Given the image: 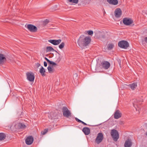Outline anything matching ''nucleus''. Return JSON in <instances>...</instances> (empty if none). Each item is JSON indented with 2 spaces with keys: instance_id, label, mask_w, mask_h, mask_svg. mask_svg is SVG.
<instances>
[{
  "instance_id": "obj_24",
  "label": "nucleus",
  "mask_w": 147,
  "mask_h": 147,
  "mask_svg": "<svg viewBox=\"0 0 147 147\" xmlns=\"http://www.w3.org/2000/svg\"><path fill=\"white\" fill-rule=\"evenodd\" d=\"M46 50L47 52L49 51H54V49L51 46L47 47L46 48Z\"/></svg>"
},
{
  "instance_id": "obj_6",
  "label": "nucleus",
  "mask_w": 147,
  "mask_h": 147,
  "mask_svg": "<svg viewBox=\"0 0 147 147\" xmlns=\"http://www.w3.org/2000/svg\"><path fill=\"white\" fill-rule=\"evenodd\" d=\"M104 136L103 134L102 133H99L97 134L95 142L98 144H100L102 142Z\"/></svg>"
},
{
  "instance_id": "obj_44",
  "label": "nucleus",
  "mask_w": 147,
  "mask_h": 147,
  "mask_svg": "<svg viewBox=\"0 0 147 147\" xmlns=\"http://www.w3.org/2000/svg\"><path fill=\"white\" fill-rule=\"evenodd\" d=\"M74 76H77V75L76 74H75Z\"/></svg>"
},
{
  "instance_id": "obj_10",
  "label": "nucleus",
  "mask_w": 147,
  "mask_h": 147,
  "mask_svg": "<svg viewBox=\"0 0 147 147\" xmlns=\"http://www.w3.org/2000/svg\"><path fill=\"white\" fill-rule=\"evenodd\" d=\"M123 22L125 25L128 26L131 24L133 21L131 19L125 18L123 19Z\"/></svg>"
},
{
  "instance_id": "obj_23",
  "label": "nucleus",
  "mask_w": 147,
  "mask_h": 147,
  "mask_svg": "<svg viewBox=\"0 0 147 147\" xmlns=\"http://www.w3.org/2000/svg\"><path fill=\"white\" fill-rule=\"evenodd\" d=\"M142 44L145 46L146 44H147V37H145L142 40Z\"/></svg>"
},
{
  "instance_id": "obj_18",
  "label": "nucleus",
  "mask_w": 147,
  "mask_h": 147,
  "mask_svg": "<svg viewBox=\"0 0 147 147\" xmlns=\"http://www.w3.org/2000/svg\"><path fill=\"white\" fill-rule=\"evenodd\" d=\"M107 1L110 4L117 5L118 3L117 0H107Z\"/></svg>"
},
{
  "instance_id": "obj_9",
  "label": "nucleus",
  "mask_w": 147,
  "mask_h": 147,
  "mask_svg": "<svg viewBox=\"0 0 147 147\" xmlns=\"http://www.w3.org/2000/svg\"><path fill=\"white\" fill-rule=\"evenodd\" d=\"M26 75L28 80L30 82L34 81V76L32 72H28L26 73Z\"/></svg>"
},
{
  "instance_id": "obj_34",
  "label": "nucleus",
  "mask_w": 147,
  "mask_h": 147,
  "mask_svg": "<svg viewBox=\"0 0 147 147\" xmlns=\"http://www.w3.org/2000/svg\"><path fill=\"white\" fill-rule=\"evenodd\" d=\"M60 60L61 59L59 57V58L57 59L56 62L58 63L60 61Z\"/></svg>"
},
{
  "instance_id": "obj_4",
  "label": "nucleus",
  "mask_w": 147,
  "mask_h": 147,
  "mask_svg": "<svg viewBox=\"0 0 147 147\" xmlns=\"http://www.w3.org/2000/svg\"><path fill=\"white\" fill-rule=\"evenodd\" d=\"M118 45L120 48L126 49L129 47V44L126 41L121 40L119 42Z\"/></svg>"
},
{
  "instance_id": "obj_3",
  "label": "nucleus",
  "mask_w": 147,
  "mask_h": 147,
  "mask_svg": "<svg viewBox=\"0 0 147 147\" xmlns=\"http://www.w3.org/2000/svg\"><path fill=\"white\" fill-rule=\"evenodd\" d=\"M111 134L113 140L115 142L117 141L119 138L118 132L116 130L113 129L111 130Z\"/></svg>"
},
{
  "instance_id": "obj_43",
  "label": "nucleus",
  "mask_w": 147,
  "mask_h": 147,
  "mask_svg": "<svg viewBox=\"0 0 147 147\" xmlns=\"http://www.w3.org/2000/svg\"><path fill=\"white\" fill-rule=\"evenodd\" d=\"M145 135L146 136H147V131H146L145 133Z\"/></svg>"
},
{
  "instance_id": "obj_8",
  "label": "nucleus",
  "mask_w": 147,
  "mask_h": 147,
  "mask_svg": "<svg viewBox=\"0 0 147 147\" xmlns=\"http://www.w3.org/2000/svg\"><path fill=\"white\" fill-rule=\"evenodd\" d=\"M100 66L102 67V68L105 69H107L110 66V63L107 61H103L101 63Z\"/></svg>"
},
{
  "instance_id": "obj_20",
  "label": "nucleus",
  "mask_w": 147,
  "mask_h": 147,
  "mask_svg": "<svg viewBox=\"0 0 147 147\" xmlns=\"http://www.w3.org/2000/svg\"><path fill=\"white\" fill-rule=\"evenodd\" d=\"M129 86L132 90H134L137 86V84L136 83H134L129 85Z\"/></svg>"
},
{
  "instance_id": "obj_32",
  "label": "nucleus",
  "mask_w": 147,
  "mask_h": 147,
  "mask_svg": "<svg viewBox=\"0 0 147 147\" xmlns=\"http://www.w3.org/2000/svg\"><path fill=\"white\" fill-rule=\"evenodd\" d=\"M50 64H51L52 65L55 66V65H57L56 63L52 61H50V62L49 63Z\"/></svg>"
},
{
  "instance_id": "obj_25",
  "label": "nucleus",
  "mask_w": 147,
  "mask_h": 147,
  "mask_svg": "<svg viewBox=\"0 0 147 147\" xmlns=\"http://www.w3.org/2000/svg\"><path fill=\"white\" fill-rule=\"evenodd\" d=\"M47 69L49 72L50 73H52L53 72L54 70L53 67H51L49 66L48 67Z\"/></svg>"
},
{
  "instance_id": "obj_45",
  "label": "nucleus",
  "mask_w": 147,
  "mask_h": 147,
  "mask_svg": "<svg viewBox=\"0 0 147 147\" xmlns=\"http://www.w3.org/2000/svg\"><path fill=\"white\" fill-rule=\"evenodd\" d=\"M53 118V117H52V119Z\"/></svg>"
},
{
  "instance_id": "obj_19",
  "label": "nucleus",
  "mask_w": 147,
  "mask_h": 147,
  "mask_svg": "<svg viewBox=\"0 0 147 147\" xmlns=\"http://www.w3.org/2000/svg\"><path fill=\"white\" fill-rule=\"evenodd\" d=\"M6 61V58L5 57L4 55L0 54V64L4 63Z\"/></svg>"
},
{
  "instance_id": "obj_28",
  "label": "nucleus",
  "mask_w": 147,
  "mask_h": 147,
  "mask_svg": "<svg viewBox=\"0 0 147 147\" xmlns=\"http://www.w3.org/2000/svg\"><path fill=\"white\" fill-rule=\"evenodd\" d=\"M65 46V43L64 42H61L59 46V49H61L63 48Z\"/></svg>"
},
{
  "instance_id": "obj_33",
  "label": "nucleus",
  "mask_w": 147,
  "mask_h": 147,
  "mask_svg": "<svg viewBox=\"0 0 147 147\" xmlns=\"http://www.w3.org/2000/svg\"><path fill=\"white\" fill-rule=\"evenodd\" d=\"M82 4H83L85 3L86 0H80Z\"/></svg>"
},
{
  "instance_id": "obj_35",
  "label": "nucleus",
  "mask_w": 147,
  "mask_h": 147,
  "mask_svg": "<svg viewBox=\"0 0 147 147\" xmlns=\"http://www.w3.org/2000/svg\"><path fill=\"white\" fill-rule=\"evenodd\" d=\"M36 66L37 67H38L40 66V64L39 63H36Z\"/></svg>"
},
{
  "instance_id": "obj_12",
  "label": "nucleus",
  "mask_w": 147,
  "mask_h": 147,
  "mask_svg": "<svg viewBox=\"0 0 147 147\" xmlns=\"http://www.w3.org/2000/svg\"><path fill=\"white\" fill-rule=\"evenodd\" d=\"M61 39L58 40H52L50 39L48 40V42L53 45H59L61 42Z\"/></svg>"
},
{
  "instance_id": "obj_27",
  "label": "nucleus",
  "mask_w": 147,
  "mask_h": 147,
  "mask_svg": "<svg viewBox=\"0 0 147 147\" xmlns=\"http://www.w3.org/2000/svg\"><path fill=\"white\" fill-rule=\"evenodd\" d=\"M68 2L71 3H73L75 4L78 3V0H67Z\"/></svg>"
},
{
  "instance_id": "obj_26",
  "label": "nucleus",
  "mask_w": 147,
  "mask_h": 147,
  "mask_svg": "<svg viewBox=\"0 0 147 147\" xmlns=\"http://www.w3.org/2000/svg\"><path fill=\"white\" fill-rule=\"evenodd\" d=\"M114 45L113 44H110L108 45V49L109 50H111L113 47Z\"/></svg>"
},
{
  "instance_id": "obj_13",
  "label": "nucleus",
  "mask_w": 147,
  "mask_h": 147,
  "mask_svg": "<svg viewBox=\"0 0 147 147\" xmlns=\"http://www.w3.org/2000/svg\"><path fill=\"white\" fill-rule=\"evenodd\" d=\"M133 106L135 108L136 111H138L137 113V114H139L140 113V106L138 105V102L137 100L134 101L133 103Z\"/></svg>"
},
{
  "instance_id": "obj_16",
  "label": "nucleus",
  "mask_w": 147,
  "mask_h": 147,
  "mask_svg": "<svg viewBox=\"0 0 147 147\" xmlns=\"http://www.w3.org/2000/svg\"><path fill=\"white\" fill-rule=\"evenodd\" d=\"M132 144V143L130 140L128 139L125 142L124 144L125 147H131Z\"/></svg>"
},
{
  "instance_id": "obj_42",
  "label": "nucleus",
  "mask_w": 147,
  "mask_h": 147,
  "mask_svg": "<svg viewBox=\"0 0 147 147\" xmlns=\"http://www.w3.org/2000/svg\"><path fill=\"white\" fill-rule=\"evenodd\" d=\"M83 122H83V121H82L80 120V123H82V124H83Z\"/></svg>"
},
{
  "instance_id": "obj_37",
  "label": "nucleus",
  "mask_w": 147,
  "mask_h": 147,
  "mask_svg": "<svg viewBox=\"0 0 147 147\" xmlns=\"http://www.w3.org/2000/svg\"><path fill=\"white\" fill-rule=\"evenodd\" d=\"M44 66L45 67H47V63L45 61H44Z\"/></svg>"
},
{
  "instance_id": "obj_7",
  "label": "nucleus",
  "mask_w": 147,
  "mask_h": 147,
  "mask_svg": "<svg viewBox=\"0 0 147 147\" xmlns=\"http://www.w3.org/2000/svg\"><path fill=\"white\" fill-rule=\"evenodd\" d=\"M27 28L31 32H35L37 30V28L36 26L31 24H28Z\"/></svg>"
},
{
  "instance_id": "obj_2",
  "label": "nucleus",
  "mask_w": 147,
  "mask_h": 147,
  "mask_svg": "<svg viewBox=\"0 0 147 147\" xmlns=\"http://www.w3.org/2000/svg\"><path fill=\"white\" fill-rule=\"evenodd\" d=\"M11 127H14L16 129H23L26 127L25 125L23 123L15 122L13 123Z\"/></svg>"
},
{
  "instance_id": "obj_41",
  "label": "nucleus",
  "mask_w": 147,
  "mask_h": 147,
  "mask_svg": "<svg viewBox=\"0 0 147 147\" xmlns=\"http://www.w3.org/2000/svg\"><path fill=\"white\" fill-rule=\"evenodd\" d=\"M83 125H88L86 123L83 122Z\"/></svg>"
},
{
  "instance_id": "obj_11",
  "label": "nucleus",
  "mask_w": 147,
  "mask_h": 147,
  "mask_svg": "<svg viewBox=\"0 0 147 147\" xmlns=\"http://www.w3.org/2000/svg\"><path fill=\"white\" fill-rule=\"evenodd\" d=\"M34 138L32 136H28L25 140L26 144L28 145L31 144L33 142Z\"/></svg>"
},
{
  "instance_id": "obj_29",
  "label": "nucleus",
  "mask_w": 147,
  "mask_h": 147,
  "mask_svg": "<svg viewBox=\"0 0 147 147\" xmlns=\"http://www.w3.org/2000/svg\"><path fill=\"white\" fill-rule=\"evenodd\" d=\"M98 32H99V33L100 34H101L100 37L104 38H105V36L104 35V34L103 32H100V31H98Z\"/></svg>"
},
{
  "instance_id": "obj_14",
  "label": "nucleus",
  "mask_w": 147,
  "mask_h": 147,
  "mask_svg": "<svg viewBox=\"0 0 147 147\" xmlns=\"http://www.w3.org/2000/svg\"><path fill=\"white\" fill-rule=\"evenodd\" d=\"M122 14L121 10L120 8L116 9L115 11V15L117 18L120 17Z\"/></svg>"
},
{
  "instance_id": "obj_36",
  "label": "nucleus",
  "mask_w": 147,
  "mask_h": 147,
  "mask_svg": "<svg viewBox=\"0 0 147 147\" xmlns=\"http://www.w3.org/2000/svg\"><path fill=\"white\" fill-rule=\"evenodd\" d=\"M76 120L78 122H79V123L80 122V120H80L79 119H78V118H76Z\"/></svg>"
},
{
  "instance_id": "obj_22",
  "label": "nucleus",
  "mask_w": 147,
  "mask_h": 147,
  "mask_svg": "<svg viewBox=\"0 0 147 147\" xmlns=\"http://www.w3.org/2000/svg\"><path fill=\"white\" fill-rule=\"evenodd\" d=\"M6 137L5 134L3 133H0V141L4 139Z\"/></svg>"
},
{
  "instance_id": "obj_30",
  "label": "nucleus",
  "mask_w": 147,
  "mask_h": 147,
  "mask_svg": "<svg viewBox=\"0 0 147 147\" xmlns=\"http://www.w3.org/2000/svg\"><path fill=\"white\" fill-rule=\"evenodd\" d=\"M48 130V129H44V131H41V134L42 135H45L47 132Z\"/></svg>"
},
{
  "instance_id": "obj_17",
  "label": "nucleus",
  "mask_w": 147,
  "mask_h": 147,
  "mask_svg": "<svg viewBox=\"0 0 147 147\" xmlns=\"http://www.w3.org/2000/svg\"><path fill=\"white\" fill-rule=\"evenodd\" d=\"M82 131L86 135H88L90 132V129L87 127H85L83 128L82 129Z\"/></svg>"
},
{
  "instance_id": "obj_15",
  "label": "nucleus",
  "mask_w": 147,
  "mask_h": 147,
  "mask_svg": "<svg viewBox=\"0 0 147 147\" xmlns=\"http://www.w3.org/2000/svg\"><path fill=\"white\" fill-rule=\"evenodd\" d=\"M121 115V113L119 110H117L115 112L114 116L115 119H118L120 118Z\"/></svg>"
},
{
  "instance_id": "obj_5",
  "label": "nucleus",
  "mask_w": 147,
  "mask_h": 147,
  "mask_svg": "<svg viewBox=\"0 0 147 147\" xmlns=\"http://www.w3.org/2000/svg\"><path fill=\"white\" fill-rule=\"evenodd\" d=\"M62 110L63 115L64 117L68 118L71 116V113L67 107H63L62 108Z\"/></svg>"
},
{
  "instance_id": "obj_40",
  "label": "nucleus",
  "mask_w": 147,
  "mask_h": 147,
  "mask_svg": "<svg viewBox=\"0 0 147 147\" xmlns=\"http://www.w3.org/2000/svg\"><path fill=\"white\" fill-rule=\"evenodd\" d=\"M118 61V63H119V64L120 66V65H121V61L120 60H119Z\"/></svg>"
},
{
  "instance_id": "obj_21",
  "label": "nucleus",
  "mask_w": 147,
  "mask_h": 147,
  "mask_svg": "<svg viewBox=\"0 0 147 147\" xmlns=\"http://www.w3.org/2000/svg\"><path fill=\"white\" fill-rule=\"evenodd\" d=\"M40 72L42 76H45V70L42 66L41 68L40 69Z\"/></svg>"
},
{
  "instance_id": "obj_31",
  "label": "nucleus",
  "mask_w": 147,
  "mask_h": 147,
  "mask_svg": "<svg viewBox=\"0 0 147 147\" xmlns=\"http://www.w3.org/2000/svg\"><path fill=\"white\" fill-rule=\"evenodd\" d=\"M87 33L89 35H92L93 33V32L92 30H88L87 31Z\"/></svg>"
},
{
  "instance_id": "obj_1",
  "label": "nucleus",
  "mask_w": 147,
  "mask_h": 147,
  "mask_svg": "<svg viewBox=\"0 0 147 147\" xmlns=\"http://www.w3.org/2000/svg\"><path fill=\"white\" fill-rule=\"evenodd\" d=\"M91 41L90 37L85 36L84 35H82L78 39L77 43L80 48L83 49L89 44Z\"/></svg>"
},
{
  "instance_id": "obj_39",
  "label": "nucleus",
  "mask_w": 147,
  "mask_h": 147,
  "mask_svg": "<svg viewBox=\"0 0 147 147\" xmlns=\"http://www.w3.org/2000/svg\"><path fill=\"white\" fill-rule=\"evenodd\" d=\"M49 21L48 20L46 19L45 21V22L46 23H48L49 22Z\"/></svg>"
},
{
  "instance_id": "obj_38",
  "label": "nucleus",
  "mask_w": 147,
  "mask_h": 147,
  "mask_svg": "<svg viewBox=\"0 0 147 147\" xmlns=\"http://www.w3.org/2000/svg\"><path fill=\"white\" fill-rule=\"evenodd\" d=\"M45 59L47 61L48 63H49V62L50 61V60H49L48 59H47L46 57H45Z\"/></svg>"
}]
</instances>
